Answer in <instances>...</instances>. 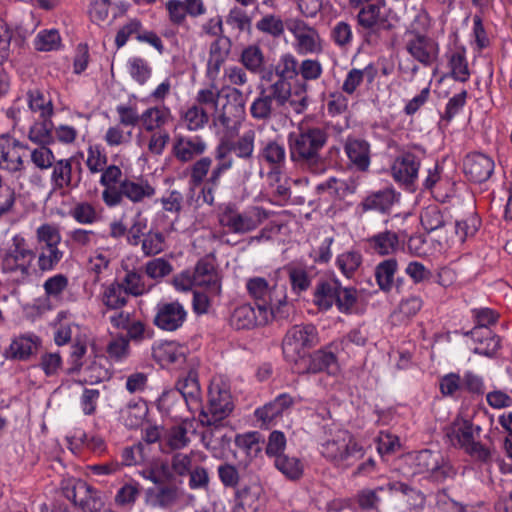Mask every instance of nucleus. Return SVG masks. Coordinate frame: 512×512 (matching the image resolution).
Masks as SVG:
<instances>
[{"mask_svg":"<svg viewBox=\"0 0 512 512\" xmlns=\"http://www.w3.org/2000/svg\"><path fill=\"white\" fill-rule=\"evenodd\" d=\"M61 46V37L56 29L42 30L34 39V47L38 51H54Z\"/></svg>","mask_w":512,"mask_h":512,"instance_id":"774afa93","label":"nucleus"},{"mask_svg":"<svg viewBox=\"0 0 512 512\" xmlns=\"http://www.w3.org/2000/svg\"><path fill=\"white\" fill-rule=\"evenodd\" d=\"M107 155L103 147L98 144L89 145L85 165L91 174L100 173L107 164Z\"/></svg>","mask_w":512,"mask_h":512,"instance_id":"338daca9","label":"nucleus"},{"mask_svg":"<svg viewBox=\"0 0 512 512\" xmlns=\"http://www.w3.org/2000/svg\"><path fill=\"white\" fill-rule=\"evenodd\" d=\"M291 160L312 173L323 170L320 151L328 141V134L321 127H302L287 137Z\"/></svg>","mask_w":512,"mask_h":512,"instance_id":"f03ea898","label":"nucleus"},{"mask_svg":"<svg viewBox=\"0 0 512 512\" xmlns=\"http://www.w3.org/2000/svg\"><path fill=\"white\" fill-rule=\"evenodd\" d=\"M207 142L199 135H176L173 142V153L181 162H188L203 155L207 150Z\"/></svg>","mask_w":512,"mask_h":512,"instance_id":"4be33fe9","label":"nucleus"},{"mask_svg":"<svg viewBox=\"0 0 512 512\" xmlns=\"http://www.w3.org/2000/svg\"><path fill=\"white\" fill-rule=\"evenodd\" d=\"M275 75L279 79L292 81L298 76V61L290 53L282 54L275 65Z\"/></svg>","mask_w":512,"mask_h":512,"instance_id":"69168bd1","label":"nucleus"},{"mask_svg":"<svg viewBox=\"0 0 512 512\" xmlns=\"http://www.w3.org/2000/svg\"><path fill=\"white\" fill-rule=\"evenodd\" d=\"M171 119V110L164 104L149 107L141 114V125L149 132L161 128Z\"/></svg>","mask_w":512,"mask_h":512,"instance_id":"f704fd0d","label":"nucleus"},{"mask_svg":"<svg viewBox=\"0 0 512 512\" xmlns=\"http://www.w3.org/2000/svg\"><path fill=\"white\" fill-rule=\"evenodd\" d=\"M197 91L195 105L202 109L213 111L214 122L219 123L228 130H237L240 117L244 113L245 100L243 93L237 88H227L222 91L214 84L215 81Z\"/></svg>","mask_w":512,"mask_h":512,"instance_id":"f257e3e1","label":"nucleus"},{"mask_svg":"<svg viewBox=\"0 0 512 512\" xmlns=\"http://www.w3.org/2000/svg\"><path fill=\"white\" fill-rule=\"evenodd\" d=\"M106 352L108 357L117 363L124 362L130 355V343L124 335L112 337L109 341Z\"/></svg>","mask_w":512,"mask_h":512,"instance_id":"680f3d73","label":"nucleus"},{"mask_svg":"<svg viewBox=\"0 0 512 512\" xmlns=\"http://www.w3.org/2000/svg\"><path fill=\"white\" fill-rule=\"evenodd\" d=\"M216 165L212 168L209 183L218 186L222 175L233 167V158L230 149L224 143L217 146L215 150Z\"/></svg>","mask_w":512,"mask_h":512,"instance_id":"a19ab883","label":"nucleus"},{"mask_svg":"<svg viewBox=\"0 0 512 512\" xmlns=\"http://www.w3.org/2000/svg\"><path fill=\"white\" fill-rule=\"evenodd\" d=\"M239 61L246 70L253 74L262 73L265 69L264 53L256 44L245 47L240 54Z\"/></svg>","mask_w":512,"mask_h":512,"instance_id":"a18cd8bd","label":"nucleus"},{"mask_svg":"<svg viewBox=\"0 0 512 512\" xmlns=\"http://www.w3.org/2000/svg\"><path fill=\"white\" fill-rule=\"evenodd\" d=\"M36 254L20 234L11 238V245L0 256V269L17 283H25L35 274L33 262Z\"/></svg>","mask_w":512,"mask_h":512,"instance_id":"20e7f679","label":"nucleus"},{"mask_svg":"<svg viewBox=\"0 0 512 512\" xmlns=\"http://www.w3.org/2000/svg\"><path fill=\"white\" fill-rule=\"evenodd\" d=\"M195 285L207 289L211 294L220 293L221 285L219 275L213 264L199 261L193 271Z\"/></svg>","mask_w":512,"mask_h":512,"instance_id":"7c9ffc66","label":"nucleus"},{"mask_svg":"<svg viewBox=\"0 0 512 512\" xmlns=\"http://www.w3.org/2000/svg\"><path fill=\"white\" fill-rule=\"evenodd\" d=\"M61 489L65 498L84 511L92 512L101 504L96 492L84 481L70 478L62 481Z\"/></svg>","mask_w":512,"mask_h":512,"instance_id":"2eb2a0df","label":"nucleus"},{"mask_svg":"<svg viewBox=\"0 0 512 512\" xmlns=\"http://www.w3.org/2000/svg\"><path fill=\"white\" fill-rule=\"evenodd\" d=\"M138 474L155 485H164L173 479L169 465L164 461H152L138 470Z\"/></svg>","mask_w":512,"mask_h":512,"instance_id":"58836bf2","label":"nucleus"},{"mask_svg":"<svg viewBox=\"0 0 512 512\" xmlns=\"http://www.w3.org/2000/svg\"><path fill=\"white\" fill-rule=\"evenodd\" d=\"M420 161L412 153H402L397 156L391 166V174L396 182L401 185L410 186L418 178Z\"/></svg>","mask_w":512,"mask_h":512,"instance_id":"5701e85b","label":"nucleus"},{"mask_svg":"<svg viewBox=\"0 0 512 512\" xmlns=\"http://www.w3.org/2000/svg\"><path fill=\"white\" fill-rule=\"evenodd\" d=\"M75 158H60L51 167L49 175L50 194L66 195L79 187L82 180V167L80 163L74 168Z\"/></svg>","mask_w":512,"mask_h":512,"instance_id":"9b49d317","label":"nucleus"},{"mask_svg":"<svg viewBox=\"0 0 512 512\" xmlns=\"http://www.w3.org/2000/svg\"><path fill=\"white\" fill-rule=\"evenodd\" d=\"M363 7L358 14L359 24L365 28H372L379 23L384 8L383 0H372Z\"/></svg>","mask_w":512,"mask_h":512,"instance_id":"052dcab7","label":"nucleus"},{"mask_svg":"<svg viewBox=\"0 0 512 512\" xmlns=\"http://www.w3.org/2000/svg\"><path fill=\"white\" fill-rule=\"evenodd\" d=\"M141 249L145 256H154L165 250L166 241L162 232L150 229L141 240Z\"/></svg>","mask_w":512,"mask_h":512,"instance_id":"13d9d810","label":"nucleus"},{"mask_svg":"<svg viewBox=\"0 0 512 512\" xmlns=\"http://www.w3.org/2000/svg\"><path fill=\"white\" fill-rule=\"evenodd\" d=\"M186 317L187 312L180 302H159L155 308L153 322L159 329L172 332L184 324Z\"/></svg>","mask_w":512,"mask_h":512,"instance_id":"f3484780","label":"nucleus"},{"mask_svg":"<svg viewBox=\"0 0 512 512\" xmlns=\"http://www.w3.org/2000/svg\"><path fill=\"white\" fill-rule=\"evenodd\" d=\"M318 342L317 329L312 324L294 325L285 334L282 341V351L290 363L303 359L308 350Z\"/></svg>","mask_w":512,"mask_h":512,"instance_id":"9d476101","label":"nucleus"},{"mask_svg":"<svg viewBox=\"0 0 512 512\" xmlns=\"http://www.w3.org/2000/svg\"><path fill=\"white\" fill-rule=\"evenodd\" d=\"M82 380L87 384H96L107 378V370L101 365L96 357L89 359L81 368Z\"/></svg>","mask_w":512,"mask_h":512,"instance_id":"e2e57ef3","label":"nucleus"},{"mask_svg":"<svg viewBox=\"0 0 512 512\" xmlns=\"http://www.w3.org/2000/svg\"><path fill=\"white\" fill-rule=\"evenodd\" d=\"M159 488L147 490V503L152 507H169L177 499V490L172 486L160 485Z\"/></svg>","mask_w":512,"mask_h":512,"instance_id":"603ef678","label":"nucleus"},{"mask_svg":"<svg viewBox=\"0 0 512 512\" xmlns=\"http://www.w3.org/2000/svg\"><path fill=\"white\" fill-rule=\"evenodd\" d=\"M245 288L262 315H270L275 319L288 318L290 305L284 286L271 284L264 277L254 276L246 280Z\"/></svg>","mask_w":512,"mask_h":512,"instance_id":"7ed1b4c3","label":"nucleus"},{"mask_svg":"<svg viewBox=\"0 0 512 512\" xmlns=\"http://www.w3.org/2000/svg\"><path fill=\"white\" fill-rule=\"evenodd\" d=\"M405 50L424 67H432L438 63L440 45L437 40L420 31H407Z\"/></svg>","mask_w":512,"mask_h":512,"instance_id":"f8f14e48","label":"nucleus"},{"mask_svg":"<svg viewBox=\"0 0 512 512\" xmlns=\"http://www.w3.org/2000/svg\"><path fill=\"white\" fill-rule=\"evenodd\" d=\"M367 78L369 82L374 79V69L368 65L363 69L352 68L349 70L343 80L341 89L345 94L353 95L357 89L363 84L364 79Z\"/></svg>","mask_w":512,"mask_h":512,"instance_id":"09e8293b","label":"nucleus"},{"mask_svg":"<svg viewBox=\"0 0 512 512\" xmlns=\"http://www.w3.org/2000/svg\"><path fill=\"white\" fill-rule=\"evenodd\" d=\"M269 97L276 101L278 105L285 106L286 109L296 114L302 113L307 107V93L304 85H299L292 90V84L289 80L279 79L269 87Z\"/></svg>","mask_w":512,"mask_h":512,"instance_id":"ddd939ff","label":"nucleus"},{"mask_svg":"<svg viewBox=\"0 0 512 512\" xmlns=\"http://www.w3.org/2000/svg\"><path fill=\"white\" fill-rule=\"evenodd\" d=\"M469 335L474 343L472 350L475 354L492 357L501 347L500 338L490 329L474 327Z\"/></svg>","mask_w":512,"mask_h":512,"instance_id":"c85d7f7f","label":"nucleus"},{"mask_svg":"<svg viewBox=\"0 0 512 512\" xmlns=\"http://www.w3.org/2000/svg\"><path fill=\"white\" fill-rule=\"evenodd\" d=\"M321 453L336 466L347 468L361 459L365 450L348 431H339L322 444Z\"/></svg>","mask_w":512,"mask_h":512,"instance_id":"0eeeda50","label":"nucleus"},{"mask_svg":"<svg viewBox=\"0 0 512 512\" xmlns=\"http://www.w3.org/2000/svg\"><path fill=\"white\" fill-rule=\"evenodd\" d=\"M69 285L68 277L64 274H56L47 278L43 283V289L48 299L54 302H61L63 294Z\"/></svg>","mask_w":512,"mask_h":512,"instance_id":"6e6d98bb","label":"nucleus"},{"mask_svg":"<svg viewBox=\"0 0 512 512\" xmlns=\"http://www.w3.org/2000/svg\"><path fill=\"white\" fill-rule=\"evenodd\" d=\"M427 173L424 187L430 190L437 199L445 201L452 195L455 184L448 175L443 173L442 167L435 163Z\"/></svg>","mask_w":512,"mask_h":512,"instance_id":"393cba45","label":"nucleus"},{"mask_svg":"<svg viewBox=\"0 0 512 512\" xmlns=\"http://www.w3.org/2000/svg\"><path fill=\"white\" fill-rule=\"evenodd\" d=\"M121 192L132 203H140L152 198L156 189L142 177L125 178L121 181Z\"/></svg>","mask_w":512,"mask_h":512,"instance_id":"c756f323","label":"nucleus"},{"mask_svg":"<svg viewBox=\"0 0 512 512\" xmlns=\"http://www.w3.org/2000/svg\"><path fill=\"white\" fill-rule=\"evenodd\" d=\"M207 456L201 451L192 450L189 453H176L171 460L172 471L179 476L188 475L193 469V462H204Z\"/></svg>","mask_w":512,"mask_h":512,"instance_id":"de8ad7c7","label":"nucleus"},{"mask_svg":"<svg viewBox=\"0 0 512 512\" xmlns=\"http://www.w3.org/2000/svg\"><path fill=\"white\" fill-rule=\"evenodd\" d=\"M271 215L260 206H250L240 211L235 205H224L218 213L219 225L233 234L244 235L255 231Z\"/></svg>","mask_w":512,"mask_h":512,"instance_id":"39448f33","label":"nucleus"},{"mask_svg":"<svg viewBox=\"0 0 512 512\" xmlns=\"http://www.w3.org/2000/svg\"><path fill=\"white\" fill-rule=\"evenodd\" d=\"M450 77L458 82H467L470 78L468 62L464 51H453L448 59Z\"/></svg>","mask_w":512,"mask_h":512,"instance_id":"5fc2aeb1","label":"nucleus"},{"mask_svg":"<svg viewBox=\"0 0 512 512\" xmlns=\"http://www.w3.org/2000/svg\"><path fill=\"white\" fill-rule=\"evenodd\" d=\"M64 257L59 246H41L37 255V265L42 272L52 271Z\"/></svg>","mask_w":512,"mask_h":512,"instance_id":"864d4df0","label":"nucleus"},{"mask_svg":"<svg viewBox=\"0 0 512 512\" xmlns=\"http://www.w3.org/2000/svg\"><path fill=\"white\" fill-rule=\"evenodd\" d=\"M274 466L289 480H298L304 472L303 462L294 456L282 454L274 459Z\"/></svg>","mask_w":512,"mask_h":512,"instance_id":"3c124183","label":"nucleus"},{"mask_svg":"<svg viewBox=\"0 0 512 512\" xmlns=\"http://www.w3.org/2000/svg\"><path fill=\"white\" fill-rule=\"evenodd\" d=\"M201 441L214 458L223 459L230 446L231 438L216 423L215 425L208 426L202 433Z\"/></svg>","mask_w":512,"mask_h":512,"instance_id":"cd10ccee","label":"nucleus"},{"mask_svg":"<svg viewBox=\"0 0 512 512\" xmlns=\"http://www.w3.org/2000/svg\"><path fill=\"white\" fill-rule=\"evenodd\" d=\"M361 263L362 256L358 251H346L336 258V266L347 278H351L354 275Z\"/></svg>","mask_w":512,"mask_h":512,"instance_id":"0e129e2a","label":"nucleus"},{"mask_svg":"<svg viewBox=\"0 0 512 512\" xmlns=\"http://www.w3.org/2000/svg\"><path fill=\"white\" fill-rule=\"evenodd\" d=\"M126 69L130 77L139 85H146L153 74V68L148 60L132 56L127 60Z\"/></svg>","mask_w":512,"mask_h":512,"instance_id":"49530a36","label":"nucleus"},{"mask_svg":"<svg viewBox=\"0 0 512 512\" xmlns=\"http://www.w3.org/2000/svg\"><path fill=\"white\" fill-rule=\"evenodd\" d=\"M255 131L248 130L244 132L235 142L230 145L226 144L230 149V153L234 152L237 157L249 160L252 158L255 147Z\"/></svg>","mask_w":512,"mask_h":512,"instance_id":"4d7b16f0","label":"nucleus"},{"mask_svg":"<svg viewBox=\"0 0 512 512\" xmlns=\"http://www.w3.org/2000/svg\"><path fill=\"white\" fill-rule=\"evenodd\" d=\"M344 350V341H334L325 348L316 351L311 359L307 372L318 373L326 371L334 374L338 371L337 355Z\"/></svg>","mask_w":512,"mask_h":512,"instance_id":"aec40b11","label":"nucleus"},{"mask_svg":"<svg viewBox=\"0 0 512 512\" xmlns=\"http://www.w3.org/2000/svg\"><path fill=\"white\" fill-rule=\"evenodd\" d=\"M287 29L295 39V49L300 54L321 51V38L317 30L299 18L288 20Z\"/></svg>","mask_w":512,"mask_h":512,"instance_id":"4468645a","label":"nucleus"},{"mask_svg":"<svg viewBox=\"0 0 512 512\" xmlns=\"http://www.w3.org/2000/svg\"><path fill=\"white\" fill-rule=\"evenodd\" d=\"M110 262L111 254L106 249H98L89 257L87 269L94 275L95 282L111 274Z\"/></svg>","mask_w":512,"mask_h":512,"instance_id":"79ce46f5","label":"nucleus"},{"mask_svg":"<svg viewBox=\"0 0 512 512\" xmlns=\"http://www.w3.org/2000/svg\"><path fill=\"white\" fill-rule=\"evenodd\" d=\"M345 153L358 170L364 171L369 167L370 145L367 141L348 138L345 143Z\"/></svg>","mask_w":512,"mask_h":512,"instance_id":"2f4dec72","label":"nucleus"},{"mask_svg":"<svg viewBox=\"0 0 512 512\" xmlns=\"http://www.w3.org/2000/svg\"><path fill=\"white\" fill-rule=\"evenodd\" d=\"M189 349L175 341L157 342L152 347V356L162 367H181L187 361Z\"/></svg>","mask_w":512,"mask_h":512,"instance_id":"a211bd4d","label":"nucleus"},{"mask_svg":"<svg viewBox=\"0 0 512 512\" xmlns=\"http://www.w3.org/2000/svg\"><path fill=\"white\" fill-rule=\"evenodd\" d=\"M293 405V398L286 394H280L273 401L255 410V417L260 422V427L273 424Z\"/></svg>","mask_w":512,"mask_h":512,"instance_id":"bb28decb","label":"nucleus"},{"mask_svg":"<svg viewBox=\"0 0 512 512\" xmlns=\"http://www.w3.org/2000/svg\"><path fill=\"white\" fill-rule=\"evenodd\" d=\"M233 410L228 385L220 378H213L208 391V406L201 405L199 420L202 425L211 426L225 419Z\"/></svg>","mask_w":512,"mask_h":512,"instance_id":"6e6552de","label":"nucleus"},{"mask_svg":"<svg viewBox=\"0 0 512 512\" xmlns=\"http://www.w3.org/2000/svg\"><path fill=\"white\" fill-rule=\"evenodd\" d=\"M495 163L492 157L481 152L466 155L463 161V171L466 177L475 183L487 181L493 174Z\"/></svg>","mask_w":512,"mask_h":512,"instance_id":"6ab92c4d","label":"nucleus"},{"mask_svg":"<svg viewBox=\"0 0 512 512\" xmlns=\"http://www.w3.org/2000/svg\"><path fill=\"white\" fill-rule=\"evenodd\" d=\"M231 50V41L227 37L216 38L209 47V55L206 65V77L215 81L220 69L227 60Z\"/></svg>","mask_w":512,"mask_h":512,"instance_id":"b1692460","label":"nucleus"},{"mask_svg":"<svg viewBox=\"0 0 512 512\" xmlns=\"http://www.w3.org/2000/svg\"><path fill=\"white\" fill-rule=\"evenodd\" d=\"M36 242L41 246H60L62 236L60 228L55 223H43L35 231Z\"/></svg>","mask_w":512,"mask_h":512,"instance_id":"bf43d9fd","label":"nucleus"},{"mask_svg":"<svg viewBox=\"0 0 512 512\" xmlns=\"http://www.w3.org/2000/svg\"><path fill=\"white\" fill-rule=\"evenodd\" d=\"M339 288L340 281L336 278L319 282L314 292V303L321 310L330 309L336 303Z\"/></svg>","mask_w":512,"mask_h":512,"instance_id":"72a5a7b5","label":"nucleus"},{"mask_svg":"<svg viewBox=\"0 0 512 512\" xmlns=\"http://www.w3.org/2000/svg\"><path fill=\"white\" fill-rule=\"evenodd\" d=\"M209 113L202 106L194 103L187 106L180 113V120L188 131L197 132L209 123Z\"/></svg>","mask_w":512,"mask_h":512,"instance_id":"c9c22d12","label":"nucleus"},{"mask_svg":"<svg viewBox=\"0 0 512 512\" xmlns=\"http://www.w3.org/2000/svg\"><path fill=\"white\" fill-rule=\"evenodd\" d=\"M121 419L129 428L139 427L148 414V406L145 401L129 402L125 408L121 410Z\"/></svg>","mask_w":512,"mask_h":512,"instance_id":"8fccbe9b","label":"nucleus"},{"mask_svg":"<svg viewBox=\"0 0 512 512\" xmlns=\"http://www.w3.org/2000/svg\"><path fill=\"white\" fill-rule=\"evenodd\" d=\"M369 247L381 256L394 253L399 246V238L395 232L384 231L375 234L368 240Z\"/></svg>","mask_w":512,"mask_h":512,"instance_id":"37998d69","label":"nucleus"},{"mask_svg":"<svg viewBox=\"0 0 512 512\" xmlns=\"http://www.w3.org/2000/svg\"><path fill=\"white\" fill-rule=\"evenodd\" d=\"M29 109L38 113L42 119H49L54 114V106L50 95L40 89H31L27 92Z\"/></svg>","mask_w":512,"mask_h":512,"instance_id":"4c0bfd02","label":"nucleus"},{"mask_svg":"<svg viewBox=\"0 0 512 512\" xmlns=\"http://www.w3.org/2000/svg\"><path fill=\"white\" fill-rule=\"evenodd\" d=\"M410 459L414 474H423L434 482L442 483L456 475L452 464L438 451L422 450Z\"/></svg>","mask_w":512,"mask_h":512,"instance_id":"1a4fd4ad","label":"nucleus"},{"mask_svg":"<svg viewBox=\"0 0 512 512\" xmlns=\"http://www.w3.org/2000/svg\"><path fill=\"white\" fill-rule=\"evenodd\" d=\"M127 292L123 285L113 281L102 286L101 301L105 307L111 310H120L127 304Z\"/></svg>","mask_w":512,"mask_h":512,"instance_id":"ea45409f","label":"nucleus"},{"mask_svg":"<svg viewBox=\"0 0 512 512\" xmlns=\"http://www.w3.org/2000/svg\"><path fill=\"white\" fill-rule=\"evenodd\" d=\"M398 270V262L395 258L381 261L375 267V279L379 288L384 292L392 290L394 277Z\"/></svg>","mask_w":512,"mask_h":512,"instance_id":"c03bdc74","label":"nucleus"},{"mask_svg":"<svg viewBox=\"0 0 512 512\" xmlns=\"http://www.w3.org/2000/svg\"><path fill=\"white\" fill-rule=\"evenodd\" d=\"M275 320L270 315L261 314V311L250 303H244L237 306L230 317V324L232 327L240 329H251L256 326H262Z\"/></svg>","mask_w":512,"mask_h":512,"instance_id":"412c9836","label":"nucleus"},{"mask_svg":"<svg viewBox=\"0 0 512 512\" xmlns=\"http://www.w3.org/2000/svg\"><path fill=\"white\" fill-rule=\"evenodd\" d=\"M176 389L183 396L190 411H198L201 409L202 392L198 375L194 369H191L187 375L181 376L178 379Z\"/></svg>","mask_w":512,"mask_h":512,"instance_id":"a878e982","label":"nucleus"},{"mask_svg":"<svg viewBox=\"0 0 512 512\" xmlns=\"http://www.w3.org/2000/svg\"><path fill=\"white\" fill-rule=\"evenodd\" d=\"M21 143L7 134L0 135V170L19 178L25 170Z\"/></svg>","mask_w":512,"mask_h":512,"instance_id":"dca6fc26","label":"nucleus"},{"mask_svg":"<svg viewBox=\"0 0 512 512\" xmlns=\"http://www.w3.org/2000/svg\"><path fill=\"white\" fill-rule=\"evenodd\" d=\"M397 200V195L392 189H384L373 192L368 195L361 203L363 211H378L387 212L394 202Z\"/></svg>","mask_w":512,"mask_h":512,"instance_id":"e433bc0d","label":"nucleus"},{"mask_svg":"<svg viewBox=\"0 0 512 512\" xmlns=\"http://www.w3.org/2000/svg\"><path fill=\"white\" fill-rule=\"evenodd\" d=\"M481 428L464 418H456L448 428L447 437L455 447L463 449L471 457L487 461L490 451L479 440Z\"/></svg>","mask_w":512,"mask_h":512,"instance_id":"423d86ee","label":"nucleus"},{"mask_svg":"<svg viewBox=\"0 0 512 512\" xmlns=\"http://www.w3.org/2000/svg\"><path fill=\"white\" fill-rule=\"evenodd\" d=\"M40 345V339L33 333H26L15 337L8 349L10 358L27 360L35 353Z\"/></svg>","mask_w":512,"mask_h":512,"instance_id":"473e14b6","label":"nucleus"}]
</instances>
